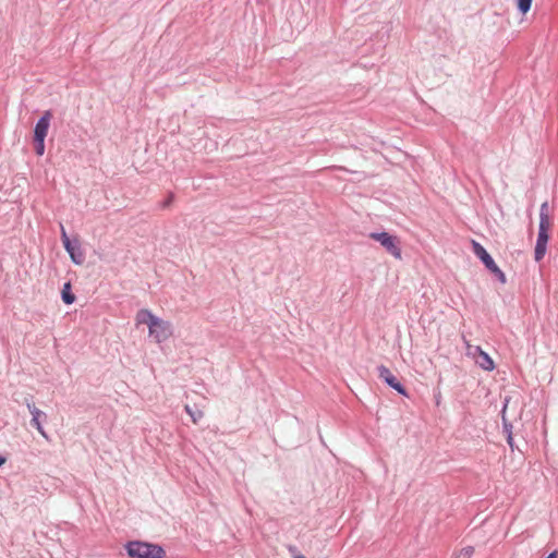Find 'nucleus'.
I'll return each instance as SVG.
<instances>
[{"instance_id": "nucleus-1", "label": "nucleus", "mask_w": 558, "mask_h": 558, "mask_svg": "<svg viewBox=\"0 0 558 558\" xmlns=\"http://www.w3.org/2000/svg\"><path fill=\"white\" fill-rule=\"evenodd\" d=\"M137 325H147L148 332L157 343L168 340L173 335V328L170 322L163 320L154 315L149 310H141L135 317Z\"/></svg>"}, {"instance_id": "nucleus-2", "label": "nucleus", "mask_w": 558, "mask_h": 558, "mask_svg": "<svg viewBox=\"0 0 558 558\" xmlns=\"http://www.w3.org/2000/svg\"><path fill=\"white\" fill-rule=\"evenodd\" d=\"M554 225V218L548 202H544L539 208V228L535 245V260L539 262L546 254V247L549 240V231Z\"/></svg>"}, {"instance_id": "nucleus-3", "label": "nucleus", "mask_w": 558, "mask_h": 558, "mask_svg": "<svg viewBox=\"0 0 558 558\" xmlns=\"http://www.w3.org/2000/svg\"><path fill=\"white\" fill-rule=\"evenodd\" d=\"M126 551L132 558H162L165 556V550L160 546L144 542L128 543Z\"/></svg>"}, {"instance_id": "nucleus-4", "label": "nucleus", "mask_w": 558, "mask_h": 558, "mask_svg": "<svg viewBox=\"0 0 558 558\" xmlns=\"http://www.w3.org/2000/svg\"><path fill=\"white\" fill-rule=\"evenodd\" d=\"M472 247L474 254L484 263L486 268L492 271L501 283H506V276L502 270L496 265L487 251L476 241L472 240Z\"/></svg>"}, {"instance_id": "nucleus-5", "label": "nucleus", "mask_w": 558, "mask_h": 558, "mask_svg": "<svg viewBox=\"0 0 558 558\" xmlns=\"http://www.w3.org/2000/svg\"><path fill=\"white\" fill-rule=\"evenodd\" d=\"M369 238L379 242L395 258L401 259V248L397 236L387 232H373L369 234Z\"/></svg>"}, {"instance_id": "nucleus-6", "label": "nucleus", "mask_w": 558, "mask_h": 558, "mask_svg": "<svg viewBox=\"0 0 558 558\" xmlns=\"http://www.w3.org/2000/svg\"><path fill=\"white\" fill-rule=\"evenodd\" d=\"M51 118H52V113L50 110H47L43 113L41 118L38 120V122L35 125L34 140H45L46 138Z\"/></svg>"}, {"instance_id": "nucleus-7", "label": "nucleus", "mask_w": 558, "mask_h": 558, "mask_svg": "<svg viewBox=\"0 0 558 558\" xmlns=\"http://www.w3.org/2000/svg\"><path fill=\"white\" fill-rule=\"evenodd\" d=\"M378 376L385 380L391 388L397 390L401 395H407L403 386L398 381L396 376L390 372V369L384 365L378 367Z\"/></svg>"}, {"instance_id": "nucleus-8", "label": "nucleus", "mask_w": 558, "mask_h": 558, "mask_svg": "<svg viewBox=\"0 0 558 558\" xmlns=\"http://www.w3.org/2000/svg\"><path fill=\"white\" fill-rule=\"evenodd\" d=\"M475 360V363L484 371H493L495 368L492 357L484 352L480 347H475L473 352H470Z\"/></svg>"}, {"instance_id": "nucleus-9", "label": "nucleus", "mask_w": 558, "mask_h": 558, "mask_svg": "<svg viewBox=\"0 0 558 558\" xmlns=\"http://www.w3.org/2000/svg\"><path fill=\"white\" fill-rule=\"evenodd\" d=\"M27 408L32 414V425L39 432V434L45 437V438H48L45 429L43 428L41 426V423L39 421L40 416L44 415V413L37 409L34 404H31V403H27Z\"/></svg>"}, {"instance_id": "nucleus-10", "label": "nucleus", "mask_w": 558, "mask_h": 558, "mask_svg": "<svg viewBox=\"0 0 558 558\" xmlns=\"http://www.w3.org/2000/svg\"><path fill=\"white\" fill-rule=\"evenodd\" d=\"M62 300L65 304H72L75 301V295L71 292V283L66 282L62 289Z\"/></svg>"}, {"instance_id": "nucleus-11", "label": "nucleus", "mask_w": 558, "mask_h": 558, "mask_svg": "<svg viewBox=\"0 0 558 558\" xmlns=\"http://www.w3.org/2000/svg\"><path fill=\"white\" fill-rule=\"evenodd\" d=\"M474 554L473 546H465L453 553V558H471Z\"/></svg>"}, {"instance_id": "nucleus-12", "label": "nucleus", "mask_w": 558, "mask_h": 558, "mask_svg": "<svg viewBox=\"0 0 558 558\" xmlns=\"http://www.w3.org/2000/svg\"><path fill=\"white\" fill-rule=\"evenodd\" d=\"M185 411L191 416L194 424H197L204 417V412L202 410H193L190 405H185Z\"/></svg>"}, {"instance_id": "nucleus-13", "label": "nucleus", "mask_w": 558, "mask_h": 558, "mask_svg": "<svg viewBox=\"0 0 558 558\" xmlns=\"http://www.w3.org/2000/svg\"><path fill=\"white\" fill-rule=\"evenodd\" d=\"M65 251L69 253L73 263H75L77 265H81L83 263V259H84L83 254L81 252L76 253L75 247L73 245H70V250H65Z\"/></svg>"}, {"instance_id": "nucleus-14", "label": "nucleus", "mask_w": 558, "mask_h": 558, "mask_svg": "<svg viewBox=\"0 0 558 558\" xmlns=\"http://www.w3.org/2000/svg\"><path fill=\"white\" fill-rule=\"evenodd\" d=\"M533 0H515L517 7L522 14H526L532 5Z\"/></svg>"}, {"instance_id": "nucleus-15", "label": "nucleus", "mask_w": 558, "mask_h": 558, "mask_svg": "<svg viewBox=\"0 0 558 558\" xmlns=\"http://www.w3.org/2000/svg\"><path fill=\"white\" fill-rule=\"evenodd\" d=\"M35 151L38 156H43L45 153V140H34Z\"/></svg>"}, {"instance_id": "nucleus-16", "label": "nucleus", "mask_w": 558, "mask_h": 558, "mask_svg": "<svg viewBox=\"0 0 558 558\" xmlns=\"http://www.w3.org/2000/svg\"><path fill=\"white\" fill-rule=\"evenodd\" d=\"M61 239H62L64 248L70 250V245H72V243L66 234L64 227H62V226H61Z\"/></svg>"}, {"instance_id": "nucleus-17", "label": "nucleus", "mask_w": 558, "mask_h": 558, "mask_svg": "<svg viewBox=\"0 0 558 558\" xmlns=\"http://www.w3.org/2000/svg\"><path fill=\"white\" fill-rule=\"evenodd\" d=\"M557 555H558V554H557V551L555 550V551L550 553L546 558H557Z\"/></svg>"}, {"instance_id": "nucleus-18", "label": "nucleus", "mask_w": 558, "mask_h": 558, "mask_svg": "<svg viewBox=\"0 0 558 558\" xmlns=\"http://www.w3.org/2000/svg\"><path fill=\"white\" fill-rule=\"evenodd\" d=\"M5 463V458L0 456V466H2Z\"/></svg>"}, {"instance_id": "nucleus-19", "label": "nucleus", "mask_w": 558, "mask_h": 558, "mask_svg": "<svg viewBox=\"0 0 558 558\" xmlns=\"http://www.w3.org/2000/svg\"><path fill=\"white\" fill-rule=\"evenodd\" d=\"M293 557H294V558H305L302 554H299V553L294 554V556H293Z\"/></svg>"}, {"instance_id": "nucleus-20", "label": "nucleus", "mask_w": 558, "mask_h": 558, "mask_svg": "<svg viewBox=\"0 0 558 558\" xmlns=\"http://www.w3.org/2000/svg\"><path fill=\"white\" fill-rule=\"evenodd\" d=\"M508 444L512 447V436L511 435H509V437H508Z\"/></svg>"}, {"instance_id": "nucleus-21", "label": "nucleus", "mask_w": 558, "mask_h": 558, "mask_svg": "<svg viewBox=\"0 0 558 558\" xmlns=\"http://www.w3.org/2000/svg\"><path fill=\"white\" fill-rule=\"evenodd\" d=\"M508 407V400H506L502 412L505 413L506 409Z\"/></svg>"}, {"instance_id": "nucleus-22", "label": "nucleus", "mask_w": 558, "mask_h": 558, "mask_svg": "<svg viewBox=\"0 0 558 558\" xmlns=\"http://www.w3.org/2000/svg\"><path fill=\"white\" fill-rule=\"evenodd\" d=\"M289 550H290L291 553H295V550H296V549H295V547H289Z\"/></svg>"}]
</instances>
